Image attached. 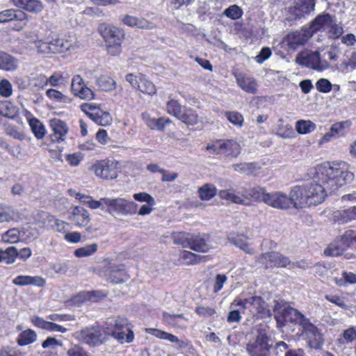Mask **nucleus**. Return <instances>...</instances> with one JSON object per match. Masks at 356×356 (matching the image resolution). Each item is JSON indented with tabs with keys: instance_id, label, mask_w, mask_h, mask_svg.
Here are the masks:
<instances>
[{
	"instance_id": "f257e3e1",
	"label": "nucleus",
	"mask_w": 356,
	"mask_h": 356,
	"mask_svg": "<svg viewBox=\"0 0 356 356\" xmlns=\"http://www.w3.org/2000/svg\"><path fill=\"white\" fill-rule=\"evenodd\" d=\"M354 178L349 165L345 161L327 162L317 165L312 180L291 189L295 208L321 204L327 193L334 192L351 183Z\"/></svg>"
},
{
	"instance_id": "f03ea898",
	"label": "nucleus",
	"mask_w": 356,
	"mask_h": 356,
	"mask_svg": "<svg viewBox=\"0 0 356 356\" xmlns=\"http://www.w3.org/2000/svg\"><path fill=\"white\" fill-rule=\"evenodd\" d=\"M274 316L278 326L291 322L300 327L301 335L311 348H321L324 343V336L321 330L298 309L284 302L274 301Z\"/></svg>"
},
{
	"instance_id": "7ed1b4c3",
	"label": "nucleus",
	"mask_w": 356,
	"mask_h": 356,
	"mask_svg": "<svg viewBox=\"0 0 356 356\" xmlns=\"http://www.w3.org/2000/svg\"><path fill=\"white\" fill-rule=\"evenodd\" d=\"M254 337L246 345V350L250 356H268L272 347L270 337L268 334L266 325H258L252 330Z\"/></svg>"
},
{
	"instance_id": "20e7f679",
	"label": "nucleus",
	"mask_w": 356,
	"mask_h": 356,
	"mask_svg": "<svg viewBox=\"0 0 356 356\" xmlns=\"http://www.w3.org/2000/svg\"><path fill=\"white\" fill-rule=\"evenodd\" d=\"M98 31L104 40L108 53L113 56L119 55L121 52V44L124 38L123 31L108 24H101Z\"/></svg>"
},
{
	"instance_id": "39448f33",
	"label": "nucleus",
	"mask_w": 356,
	"mask_h": 356,
	"mask_svg": "<svg viewBox=\"0 0 356 356\" xmlns=\"http://www.w3.org/2000/svg\"><path fill=\"white\" fill-rule=\"evenodd\" d=\"M172 237L174 243L196 252H207L211 248L207 235H191L185 232H179L175 234Z\"/></svg>"
},
{
	"instance_id": "423d86ee",
	"label": "nucleus",
	"mask_w": 356,
	"mask_h": 356,
	"mask_svg": "<svg viewBox=\"0 0 356 356\" xmlns=\"http://www.w3.org/2000/svg\"><path fill=\"white\" fill-rule=\"evenodd\" d=\"M205 149L212 154L223 155L227 158H236L241 154V147L234 139H223L208 144Z\"/></svg>"
},
{
	"instance_id": "0eeeda50",
	"label": "nucleus",
	"mask_w": 356,
	"mask_h": 356,
	"mask_svg": "<svg viewBox=\"0 0 356 356\" xmlns=\"http://www.w3.org/2000/svg\"><path fill=\"white\" fill-rule=\"evenodd\" d=\"M234 304L248 309L252 315L257 316L259 318L271 316L267 303L260 296H250L243 300H236L233 302Z\"/></svg>"
},
{
	"instance_id": "6e6552de",
	"label": "nucleus",
	"mask_w": 356,
	"mask_h": 356,
	"mask_svg": "<svg viewBox=\"0 0 356 356\" xmlns=\"http://www.w3.org/2000/svg\"><path fill=\"white\" fill-rule=\"evenodd\" d=\"M102 200L108 209L107 211L112 213H118L123 216L134 215L137 213L138 204L127 200L124 198L103 197Z\"/></svg>"
},
{
	"instance_id": "1a4fd4ad",
	"label": "nucleus",
	"mask_w": 356,
	"mask_h": 356,
	"mask_svg": "<svg viewBox=\"0 0 356 356\" xmlns=\"http://www.w3.org/2000/svg\"><path fill=\"white\" fill-rule=\"evenodd\" d=\"M108 333L104 327L94 326L83 329L79 335L83 342L91 346H98L106 341Z\"/></svg>"
},
{
	"instance_id": "9d476101",
	"label": "nucleus",
	"mask_w": 356,
	"mask_h": 356,
	"mask_svg": "<svg viewBox=\"0 0 356 356\" xmlns=\"http://www.w3.org/2000/svg\"><path fill=\"white\" fill-rule=\"evenodd\" d=\"M296 62L300 65L320 71L330 67L327 60L321 59L318 51H302L297 55Z\"/></svg>"
},
{
	"instance_id": "9b49d317",
	"label": "nucleus",
	"mask_w": 356,
	"mask_h": 356,
	"mask_svg": "<svg viewBox=\"0 0 356 356\" xmlns=\"http://www.w3.org/2000/svg\"><path fill=\"white\" fill-rule=\"evenodd\" d=\"M92 168L95 175L104 179H113L118 177V163L111 161H99L95 163Z\"/></svg>"
},
{
	"instance_id": "f8f14e48",
	"label": "nucleus",
	"mask_w": 356,
	"mask_h": 356,
	"mask_svg": "<svg viewBox=\"0 0 356 356\" xmlns=\"http://www.w3.org/2000/svg\"><path fill=\"white\" fill-rule=\"evenodd\" d=\"M266 204L277 209H286L291 205L295 207V200L293 197L289 193V196L282 192H274L268 193L266 196Z\"/></svg>"
},
{
	"instance_id": "ddd939ff",
	"label": "nucleus",
	"mask_w": 356,
	"mask_h": 356,
	"mask_svg": "<svg viewBox=\"0 0 356 356\" xmlns=\"http://www.w3.org/2000/svg\"><path fill=\"white\" fill-rule=\"evenodd\" d=\"M260 261L265 264L266 268H284L291 264L289 258L278 252H268L263 254L260 257Z\"/></svg>"
},
{
	"instance_id": "4468645a",
	"label": "nucleus",
	"mask_w": 356,
	"mask_h": 356,
	"mask_svg": "<svg viewBox=\"0 0 356 356\" xmlns=\"http://www.w3.org/2000/svg\"><path fill=\"white\" fill-rule=\"evenodd\" d=\"M72 93L83 99H92L94 98V93L92 90L88 88L80 75L73 76L71 82Z\"/></svg>"
},
{
	"instance_id": "2eb2a0df",
	"label": "nucleus",
	"mask_w": 356,
	"mask_h": 356,
	"mask_svg": "<svg viewBox=\"0 0 356 356\" xmlns=\"http://www.w3.org/2000/svg\"><path fill=\"white\" fill-rule=\"evenodd\" d=\"M50 128L52 131L50 135L52 142L61 143L65 140L69 129L65 122L59 119H52L50 120Z\"/></svg>"
},
{
	"instance_id": "dca6fc26",
	"label": "nucleus",
	"mask_w": 356,
	"mask_h": 356,
	"mask_svg": "<svg viewBox=\"0 0 356 356\" xmlns=\"http://www.w3.org/2000/svg\"><path fill=\"white\" fill-rule=\"evenodd\" d=\"M68 219L76 226L85 227L90 222V216L86 209L82 207H74L70 211Z\"/></svg>"
},
{
	"instance_id": "f3484780",
	"label": "nucleus",
	"mask_w": 356,
	"mask_h": 356,
	"mask_svg": "<svg viewBox=\"0 0 356 356\" xmlns=\"http://www.w3.org/2000/svg\"><path fill=\"white\" fill-rule=\"evenodd\" d=\"M316 0H304L301 3L297 4L289 10L293 19L298 20L305 17L315 8Z\"/></svg>"
},
{
	"instance_id": "a211bd4d",
	"label": "nucleus",
	"mask_w": 356,
	"mask_h": 356,
	"mask_svg": "<svg viewBox=\"0 0 356 356\" xmlns=\"http://www.w3.org/2000/svg\"><path fill=\"white\" fill-rule=\"evenodd\" d=\"M238 86L248 93L254 94L257 91V83L256 80L245 74H235Z\"/></svg>"
},
{
	"instance_id": "6ab92c4d",
	"label": "nucleus",
	"mask_w": 356,
	"mask_h": 356,
	"mask_svg": "<svg viewBox=\"0 0 356 356\" xmlns=\"http://www.w3.org/2000/svg\"><path fill=\"white\" fill-rule=\"evenodd\" d=\"M232 166L234 171L248 176L259 175L261 169L259 164L255 162L234 163Z\"/></svg>"
},
{
	"instance_id": "aec40b11",
	"label": "nucleus",
	"mask_w": 356,
	"mask_h": 356,
	"mask_svg": "<svg viewBox=\"0 0 356 356\" xmlns=\"http://www.w3.org/2000/svg\"><path fill=\"white\" fill-rule=\"evenodd\" d=\"M228 241L236 247L240 248L249 254H254V249L248 243V238L243 234H229L227 237Z\"/></svg>"
},
{
	"instance_id": "412c9836",
	"label": "nucleus",
	"mask_w": 356,
	"mask_h": 356,
	"mask_svg": "<svg viewBox=\"0 0 356 356\" xmlns=\"http://www.w3.org/2000/svg\"><path fill=\"white\" fill-rule=\"evenodd\" d=\"M17 7L24 9L27 12L33 13H40L44 9V6L38 0H10Z\"/></svg>"
},
{
	"instance_id": "4be33fe9",
	"label": "nucleus",
	"mask_w": 356,
	"mask_h": 356,
	"mask_svg": "<svg viewBox=\"0 0 356 356\" xmlns=\"http://www.w3.org/2000/svg\"><path fill=\"white\" fill-rule=\"evenodd\" d=\"M268 193L266 192L265 188L257 186L248 189H245L242 192L243 198L245 200H252L257 202H263L266 203Z\"/></svg>"
},
{
	"instance_id": "5701e85b",
	"label": "nucleus",
	"mask_w": 356,
	"mask_h": 356,
	"mask_svg": "<svg viewBox=\"0 0 356 356\" xmlns=\"http://www.w3.org/2000/svg\"><path fill=\"white\" fill-rule=\"evenodd\" d=\"M13 283L20 286L27 285L42 286L45 284V280L40 276L18 275L13 280Z\"/></svg>"
},
{
	"instance_id": "b1692460",
	"label": "nucleus",
	"mask_w": 356,
	"mask_h": 356,
	"mask_svg": "<svg viewBox=\"0 0 356 356\" xmlns=\"http://www.w3.org/2000/svg\"><path fill=\"white\" fill-rule=\"evenodd\" d=\"M27 19V15L22 10L15 9H6L0 12V24H5L13 20L24 21Z\"/></svg>"
},
{
	"instance_id": "393cba45",
	"label": "nucleus",
	"mask_w": 356,
	"mask_h": 356,
	"mask_svg": "<svg viewBox=\"0 0 356 356\" xmlns=\"http://www.w3.org/2000/svg\"><path fill=\"white\" fill-rule=\"evenodd\" d=\"M220 199L229 201L232 203L248 205L245 200L243 198L242 195H240L239 192H236L233 188L220 190L218 193Z\"/></svg>"
},
{
	"instance_id": "a878e982",
	"label": "nucleus",
	"mask_w": 356,
	"mask_h": 356,
	"mask_svg": "<svg viewBox=\"0 0 356 356\" xmlns=\"http://www.w3.org/2000/svg\"><path fill=\"white\" fill-rule=\"evenodd\" d=\"M141 117L145 124L152 129L163 130L165 124L170 122L168 118H152L147 113H142Z\"/></svg>"
},
{
	"instance_id": "bb28decb",
	"label": "nucleus",
	"mask_w": 356,
	"mask_h": 356,
	"mask_svg": "<svg viewBox=\"0 0 356 356\" xmlns=\"http://www.w3.org/2000/svg\"><path fill=\"white\" fill-rule=\"evenodd\" d=\"M309 38V36L305 31H295L288 35V44L291 48L295 49L298 47L305 44Z\"/></svg>"
},
{
	"instance_id": "cd10ccee",
	"label": "nucleus",
	"mask_w": 356,
	"mask_h": 356,
	"mask_svg": "<svg viewBox=\"0 0 356 356\" xmlns=\"http://www.w3.org/2000/svg\"><path fill=\"white\" fill-rule=\"evenodd\" d=\"M332 22V16L329 14L318 15L311 24L310 29L312 32H316L328 28Z\"/></svg>"
},
{
	"instance_id": "c85d7f7f",
	"label": "nucleus",
	"mask_w": 356,
	"mask_h": 356,
	"mask_svg": "<svg viewBox=\"0 0 356 356\" xmlns=\"http://www.w3.org/2000/svg\"><path fill=\"white\" fill-rule=\"evenodd\" d=\"M20 219L19 213L14 209L0 205V223L18 221Z\"/></svg>"
},
{
	"instance_id": "c756f323",
	"label": "nucleus",
	"mask_w": 356,
	"mask_h": 356,
	"mask_svg": "<svg viewBox=\"0 0 356 356\" xmlns=\"http://www.w3.org/2000/svg\"><path fill=\"white\" fill-rule=\"evenodd\" d=\"M17 67V60L8 54L0 52V69L6 71L15 70Z\"/></svg>"
},
{
	"instance_id": "7c9ffc66",
	"label": "nucleus",
	"mask_w": 356,
	"mask_h": 356,
	"mask_svg": "<svg viewBox=\"0 0 356 356\" xmlns=\"http://www.w3.org/2000/svg\"><path fill=\"white\" fill-rule=\"evenodd\" d=\"M108 337L113 336L115 339L120 341L121 343L127 342L130 343L134 338V332L127 327L124 330L120 331H111L109 329L107 330Z\"/></svg>"
},
{
	"instance_id": "2f4dec72",
	"label": "nucleus",
	"mask_w": 356,
	"mask_h": 356,
	"mask_svg": "<svg viewBox=\"0 0 356 356\" xmlns=\"http://www.w3.org/2000/svg\"><path fill=\"white\" fill-rule=\"evenodd\" d=\"M177 119L188 125H194L198 122L197 114L191 108L184 107Z\"/></svg>"
},
{
	"instance_id": "473e14b6",
	"label": "nucleus",
	"mask_w": 356,
	"mask_h": 356,
	"mask_svg": "<svg viewBox=\"0 0 356 356\" xmlns=\"http://www.w3.org/2000/svg\"><path fill=\"white\" fill-rule=\"evenodd\" d=\"M51 54L63 53L70 49L67 41L60 38L58 35L49 40Z\"/></svg>"
},
{
	"instance_id": "72a5a7b5",
	"label": "nucleus",
	"mask_w": 356,
	"mask_h": 356,
	"mask_svg": "<svg viewBox=\"0 0 356 356\" xmlns=\"http://www.w3.org/2000/svg\"><path fill=\"white\" fill-rule=\"evenodd\" d=\"M356 339V330L353 327L344 330L337 339V342L341 345L351 343Z\"/></svg>"
},
{
	"instance_id": "f704fd0d",
	"label": "nucleus",
	"mask_w": 356,
	"mask_h": 356,
	"mask_svg": "<svg viewBox=\"0 0 356 356\" xmlns=\"http://www.w3.org/2000/svg\"><path fill=\"white\" fill-rule=\"evenodd\" d=\"M276 134L282 138H290L293 137L295 133L293 127L280 120L275 129Z\"/></svg>"
},
{
	"instance_id": "c9c22d12",
	"label": "nucleus",
	"mask_w": 356,
	"mask_h": 356,
	"mask_svg": "<svg viewBox=\"0 0 356 356\" xmlns=\"http://www.w3.org/2000/svg\"><path fill=\"white\" fill-rule=\"evenodd\" d=\"M346 249L343 243L340 242V238L332 243L324 251L327 256L337 257L343 254Z\"/></svg>"
},
{
	"instance_id": "e433bc0d",
	"label": "nucleus",
	"mask_w": 356,
	"mask_h": 356,
	"mask_svg": "<svg viewBox=\"0 0 356 356\" xmlns=\"http://www.w3.org/2000/svg\"><path fill=\"white\" fill-rule=\"evenodd\" d=\"M138 89L143 94L153 96L156 94L155 85L145 77H140V83Z\"/></svg>"
},
{
	"instance_id": "4c0bfd02",
	"label": "nucleus",
	"mask_w": 356,
	"mask_h": 356,
	"mask_svg": "<svg viewBox=\"0 0 356 356\" xmlns=\"http://www.w3.org/2000/svg\"><path fill=\"white\" fill-rule=\"evenodd\" d=\"M31 129L38 139L44 138L46 134L44 125L38 119L33 118L29 120Z\"/></svg>"
},
{
	"instance_id": "58836bf2",
	"label": "nucleus",
	"mask_w": 356,
	"mask_h": 356,
	"mask_svg": "<svg viewBox=\"0 0 356 356\" xmlns=\"http://www.w3.org/2000/svg\"><path fill=\"white\" fill-rule=\"evenodd\" d=\"M316 128V124L309 120H300L296 122V129L300 134H309L314 131Z\"/></svg>"
},
{
	"instance_id": "ea45409f",
	"label": "nucleus",
	"mask_w": 356,
	"mask_h": 356,
	"mask_svg": "<svg viewBox=\"0 0 356 356\" xmlns=\"http://www.w3.org/2000/svg\"><path fill=\"white\" fill-rule=\"evenodd\" d=\"M98 87L104 91H112L116 88V82L110 76H100L97 80Z\"/></svg>"
},
{
	"instance_id": "a19ab883",
	"label": "nucleus",
	"mask_w": 356,
	"mask_h": 356,
	"mask_svg": "<svg viewBox=\"0 0 356 356\" xmlns=\"http://www.w3.org/2000/svg\"><path fill=\"white\" fill-rule=\"evenodd\" d=\"M18 255V250L14 246H10L5 250H2L0 262H3L6 264H13Z\"/></svg>"
},
{
	"instance_id": "79ce46f5",
	"label": "nucleus",
	"mask_w": 356,
	"mask_h": 356,
	"mask_svg": "<svg viewBox=\"0 0 356 356\" xmlns=\"http://www.w3.org/2000/svg\"><path fill=\"white\" fill-rule=\"evenodd\" d=\"M18 108L8 102L0 104V115L8 118H14L18 114Z\"/></svg>"
},
{
	"instance_id": "37998d69",
	"label": "nucleus",
	"mask_w": 356,
	"mask_h": 356,
	"mask_svg": "<svg viewBox=\"0 0 356 356\" xmlns=\"http://www.w3.org/2000/svg\"><path fill=\"white\" fill-rule=\"evenodd\" d=\"M36 338L37 335L34 331L26 330L19 334L17 342L19 346H26L34 342Z\"/></svg>"
},
{
	"instance_id": "c03bdc74",
	"label": "nucleus",
	"mask_w": 356,
	"mask_h": 356,
	"mask_svg": "<svg viewBox=\"0 0 356 356\" xmlns=\"http://www.w3.org/2000/svg\"><path fill=\"white\" fill-rule=\"evenodd\" d=\"M108 327L105 330L109 329L111 331H120L127 327V320L124 318H110L107 322Z\"/></svg>"
},
{
	"instance_id": "a18cd8bd",
	"label": "nucleus",
	"mask_w": 356,
	"mask_h": 356,
	"mask_svg": "<svg viewBox=\"0 0 356 356\" xmlns=\"http://www.w3.org/2000/svg\"><path fill=\"white\" fill-rule=\"evenodd\" d=\"M216 187L210 184H206L199 189V195L202 200L211 199L216 195Z\"/></svg>"
},
{
	"instance_id": "49530a36",
	"label": "nucleus",
	"mask_w": 356,
	"mask_h": 356,
	"mask_svg": "<svg viewBox=\"0 0 356 356\" xmlns=\"http://www.w3.org/2000/svg\"><path fill=\"white\" fill-rule=\"evenodd\" d=\"M31 42L35 44V47L37 49L38 53L51 54L49 38L47 41H44L41 38L37 35L35 39L31 40Z\"/></svg>"
},
{
	"instance_id": "de8ad7c7",
	"label": "nucleus",
	"mask_w": 356,
	"mask_h": 356,
	"mask_svg": "<svg viewBox=\"0 0 356 356\" xmlns=\"http://www.w3.org/2000/svg\"><path fill=\"white\" fill-rule=\"evenodd\" d=\"M340 242L343 243L347 248H356V230L350 229L344 232L340 238Z\"/></svg>"
},
{
	"instance_id": "09e8293b",
	"label": "nucleus",
	"mask_w": 356,
	"mask_h": 356,
	"mask_svg": "<svg viewBox=\"0 0 356 356\" xmlns=\"http://www.w3.org/2000/svg\"><path fill=\"white\" fill-rule=\"evenodd\" d=\"M97 247L98 246L97 243L87 245L84 247H81L75 250L74 254L79 258L89 257L97 251Z\"/></svg>"
},
{
	"instance_id": "8fccbe9b",
	"label": "nucleus",
	"mask_w": 356,
	"mask_h": 356,
	"mask_svg": "<svg viewBox=\"0 0 356 356\" xmlns=\"http://www.w3.org/2000/svg\"><path fill=\"white\" fill-rule=\"evenodd\" d=\"M334 282L337 286H343L346 284H356V275L353 273L343 271L341 278H334Z\"/></svg>"
},
{
	"instance_id": "3c124183",
	"label": "nucleus",
	"mask_w": 356,
	"mask_h": 356,
	"mask_svg": "<svg viewBox=\"0 0 356 356\" xmlns=\"http://www.w3.org/2000/svg\"><path fill=\"white\" fill-rule=\"evenodd\" d=\"M46 95L47 97L54 101H56L57 102L60 103H69L70 102V99L69 97H67L66 95L63 94L61 92L56 90V89H48L46 91Z\"/></svg>"
},
{
	"instance_id": "603ef678",
	"label": "nucleus",
	"mask_w": 356,
	"mask_h": 356,
	"mask_svg": "<svg viewBox=\"0 0 356 356\" xmlns=\"http://www.w3.org/2000/svg\"><path fill=\"white\" fill-rule=\"evenodd\" d=\"M163 318L165 323L172 327L179 326V323L185 320L182 314H171L167 312L163 313Z\"/></svg>"
},
{
	"instance_id": "864d4df0",
	"label": "nucleus",
	"mask_w": 356,
	"mask_h": 356,
	"mask_svg": "<svg viewBox=\"0 0 356 356\" xmlns=\"http://www.w3.org/2000/svg\"><path fill=\"white\" fill-rule=\"evenodd\" d=\"M81 109L91 120L99 113H101V108L94 103H85L81 105Z\"/></svg>"
},
{
	"instance_id": "5fc2aeb1",
	"label": "nucleus",
	"mask_w": 356,
	"mask_h": 356,
	"mask_svg": "<svg viewBox=\"0 0 356 356\" xmlns=\"http://www.w3.org/2000/svg\"><path fill=\"white\" fill-rule=\"evenodd\" d=\"M166 111L177 118L182 111V107L177 100L170 99L166 104Z\"/></svg>"
},
{
	"instance_id": "6e6d98bb",
	"label": "nucleus",
	"mask_w": 356,
	"mask_h": 356,
	"mask_svg": "<svg viewBox=\"0 0 356 356\" xmlns=\"http://www.w3.org/2000/svg\"><path fill=\"white\" fill-rule=\"evenodd\" d=\"M224 15L232 19L236 20L243 15V10L237 5H232L224 10Z\"/></svg>"
},
{
	"instance_id": "4d7b16f0",
	"label": "nucleus",
	"mask_w": 356,
	"mask_h": 356,
	"mask_svg": "<svg viewBox=\"0 0 356 356\" xmlns=\"http://www.w3.org/2000/svg\"><path fill=\"white\" fill-rule=\"evenodd\" d=\"M20 232L17 229H10L2 235V240L5 243H15L19 241Z\"/></svg>"
},
{
	"instance_id": "13d9d810",
	"label": "nucleus",
	"mask_w": 356,
	"mask_h": 356,
	"mask_svg": "<svg viewBox=\"0 0 356 356\" xmlns=\"http://www.w3.org/2000/svg\"><path fill=\"white\" fill-rule=\"evenodd\" d=\"M325 298L331 303L343 309H348L349 307L346 304L345 299L343 296L336 294H326Z\"/></svg>"
},
{
	"instance_id": "bf43d9fd",
	"label": "nucleus",
	"mask_w": 356,
	"mask_h": 356,
	"mask_svg": "<svg viewBox=\"0 0 356 356\" xmlns=\"http://www.w3.org/2000/svg\"><path fill=\"white\" fill-rule=\"evenodd\" d=\"M48 84L53 87L65 86L67 83L66 78L62 74L54 72L49 77H47Z\"/></svg>"
},
{
	"instance_id": "052dcab7",
	"label": "nucleus",
	"mask_w": 356,
	"mask_h": 356,
	"mask_svg": "<svg viewBox=\"0 0 356 356\" xmlns=\"http://www.w3.org/2000/svg\"><path fill=\"white\" fill-rule=\"evenodd\" d=\"M181 258L188 264H194L200 262L201 259L204 257L191 252L184 250L181 253Z\"/></svg>"
},
{
	"instance_id": "680f3d73",
	"label": "nucleus",
	"mask_w": 356,
	"mask_h": 356,
	"mask_svg": "<svg viewBox=\"0 0 356 356\" xmlns=\"http://www.w3.org/2000/svg\"><path fill=\"white\" fill-rule=\"evenodd\" d=\"M92 120L99 125L106 126L111 124L112 118L108 113L101 110V113L94 117Z\"/></svg>"
},
{
	"instance_id": "e2e57ef3",
	"label": "nucleus",
	"mask_w": 356,
	"mask_h": 356,
	"mask_svg": "<svg viewBox=\"0 0 356 356\" xmlns=\"http://www.w3.org/2000/svg\"><path fill=\"white\" fill-rule=\"evenodd\" d=\"M84 155L81 152H74L65 155V160L71 166H78L83 159Z\"/></svg>"
},
{
	"instance_id": "0e129e2a",
	"label": "nucleus",
	"mask_w": 356,
	"mask_h": 356,
	"mask_svg": "<svg viewBox=\"0 0 356 356\" xmlns=\"http://www.w3.org/2000/svg\"><path fill=\"white\" fill-rule=\"evenodd\" d=\"M225 116L232 124L236 126L241 127L243 124V117L238 112H227Z\"/></svg>"
},
{
	"instance_id": "69168bd1",
	"label": "nucleus",
	"mask_w": 356,
	"mask_h": 356,
	"mask_svg": "<svg viewBox=\"0 0 356 356\" xmlns=\"http://www.w3.org/2000/svg\"><path fill=\"white\" fill-rule=\"evenodd\" d=\"M149 333L159 339H165L168 341H173L175 339L174 334L158 329L150 328L149 329Z\"/></svg>"
},
{
	"instance_id": "338daca9",
	"label": "nucleus",
	"mask_w": 356,
	"mask_h": 356,
	"mask_svg": "<svg viewBox=\"0 0 356 356\" xmlns=\"http://www.w3.org/2000/svg\"><path fill=\"white\" fill-rule=\"evenodd\" d=\"M84 300L97 302L106 296V294L101 291H87L81 294Z\"/></svg>"
},
{
	"instance_id": "774afa93",
	"label": "nucleus",
	"mask_w": 356,
	"mask_h": 356,
	"mask_svg": "<svg viewBox=\"0 0 356 356\" xmlns=\"http://www.w3.org/2000/svg\"><path fill=\"white\" fill-rule=\"evenodd\" d=\"M340 216L343 222L356 220V206L340 212Z\"/></svg>"
}]
</instances>
